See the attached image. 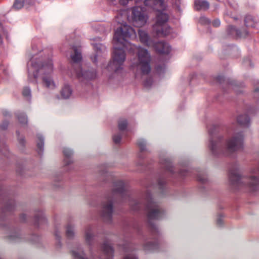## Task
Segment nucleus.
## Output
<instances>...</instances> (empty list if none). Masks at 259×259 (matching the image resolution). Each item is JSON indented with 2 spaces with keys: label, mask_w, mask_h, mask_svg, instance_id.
Returning a JSON list of instances; mask_svg holds the SVG:
<instances>
[{
  "label": "nucleus",
  "mask_w": 259,
  "mask_h": 259,
  "mask_svg": "<svg viewBox=\"0 0 259 259\" xmlns=\"http://www.w3.org/2000/svg\"><path fill=\"white\" fill-rule=\"evenodd\" d=\"M22 94L24 97L26 98L28 100L31 98V90L29 88L25 87L24 88Z\"/></svg>",
  "instance_id": "30"
},
{
  "label": "nucleus",
  "mask_w": 259,
  "mask_h": 259,
  "mask_svg": "<svg viewBox=\"0 0 259 259\" xmlns=\"http://www.w3.org/2000/svg\"><path fill=\"white\" fill-rule=\"evenodd\" d=\"M74 54L71 55V58L73 63V68L68 72V74L71 77H76L81 81L91 80L95 79L97 77V72L95 70L83 71L78 63L82 59L80 51L76 47H73Z\"/></svg>",
  "instance_id": "6"
},
{
  "label": "nucleus",
  "mask_w": 259,
  "mask_h": 259,
  "mask_svg": "<svg viewBox=\"0 0 259 259\" xmlns=\"http://www.w3.org/2000/svg\"><path fill=\"white\" fill-rule=\"evenodd\" d=\"M156 51L160 54H168L171 51L169 45L163 41H159L154 45Z\"/></svg>",
  "instance_id": "13"
},
{
  "label": "nucleus",
  "mask_w": 259,
  "mask_h": 259,
  "mask_svg": "<svg viewBox=\"0 0 259 259\" xmlns=\"http://www.w3.org/2000/svg\"><path fill=\"white\" fill-rule=\"evenodd\" d=\"M44 138L41 135L38 134L37 135V152L39 154H41L44 150Z\"/></svg>",
  "instance_id": "24"
},
{
  "label": "nucleus",
  "mask_w": 259,
  "mask_h": 259,
  "mask_svg": "<svg viewBox=\"0 0 259 259\" xmlns=\"http://www.w3.org/2000/svg\"><path fill=\"white\" fill-rule=\"evenodd\" d=\"M8 126V122L4 121L3 123H0V128L2 130H6Z\"/></svg>",
  "instance_id": "37"
},
{
  "label": "nucleus",
  "mask_w": 259,
  "mask_h": 259,
  "mask_svg": "<svg viewBox=\"0 0 259 259\" xmlns=\"http://www.w3.org/2000/svg\"><path fill=\"white\" fill-rule=\"evenodd\" d=\"M19 141H20V142L22 144L23 143V139H19Z\"/></svg>",
  "instance_id": "47"
},
{
  "label": "nucleus",
  "mask_w": 259,
  "mask_h": 259,
  "mask_svg": "<svg viewBox=\"0 0 259 259\" xmlns=\"http://www.w3.org/2000/svg\"><path fill=\"white\" fill-rule=\"evenodd\" d=\"M74 236V226L69 223L66 226V236L68 239H72Z\"/></svg>",
  "instance_id": "23"
},
{
  "label": "nucleus",
  "mask_w": 259,
  "mask_h": 259,
  "mask_svg": "<svg viewBox=\"0 0 259 259\" xmlns=\"http://www.w3.org/2000/svg\"><path fill=\"white\" fill-rule=\"evenodd\" d=\"M135 206H132V208L134 210H138L141 207V204L137 201H134Z\"/></svg>",
  "instance_id": "38"
},
{
  "label": "nucleus",
  "mask_w": 259,
  "mask_h": 259,
  "mask_svg": "<svg viewBox=\"0 0 259 259\" xmlns=\"http://www.w3.org/2000/svg\"><path fill=\"white\" fill-rule=\"evenodd\" d=\"M163 184H164V182H161V181H159L158 182V184H159V185L160 186H161L162 185H163Z\"/></svg>",
  "instance_id": "45"
},
{
  "label": "nucleus",
  "mask_w": 259,
  "mask_h": 259,
  "mask_svg": "<svg viewBox=\"0 0 259 259\" xmlns=\"http://www.w3.org/2000/svg\"><path fill=\"white\" fill-rule=\"evenodd\" d=\"M197 179L199 182L202 183H205L207 180V177L205 175L202 174L198 175Z\"/></svg>",
  "instance_id": "31"
},
{
  "label": "nucleus",
  "mask_w": 259,
  "mask_h": 259,
  "mask_svg": "<svg viewBox=\"0 0 259 259\" xmlns=\"http://www.w3.org/2000/svg\"><path fill=\"white\" fill-rule=\"evenodd\" d=\"M94 227L92 226H87L84 230V239L85 243L89 246L92 245L94 239Z\"/></svg>",
  "instance_id": "11"
},
{
  "label": "nucleus",
  "mask_w": 259,
  "mask_h": 259,
  "mask_svg": "<svg viewBox=\"0 0 259 259\" xmlns=\"http://www.w3.org/2000/svg\"><path fill=\"white\" fill-rule=\"evenodd\" d=\"M227 31L230 35L240 37H245L248 34V32L246 30L241 32L233 26H230L227 29Z\"/></svg>",
  "instance_id": "16"
},
{
  "label": "nucleus",
  "mask_w": 259,
  "mask_h": 259,
  "mask_svg": "<svg viewBox=\"0 0 259 259\" xmlns=\"http://www.w3.org/2000/svg\"><path fill=\"white\" fill-rule=\"evenodd\" d=\"M102 251L104 257L101 259H113L114 250L108 242H106L103 244Z\"/></svg>",
  "instance_id": "12"
},
{
  "label": "nucleus",
  "mask_w": 259,
  "mask_h": 259,
  "mask_svg": "<svg viewBox=\"0 0 259 259\" xmlns=\"http://www.w3.org/2000/svg\"><path fill=\"white\" fill-rule=\"evenodd\" d=\"M254 96L256 97H259V82H258L257 86L255 88Z\"/></svg>",
  "instance_id": "39"
},
{
  "label": "nucleus",
  "mask_w": 259,
  "mask_h": 259,
  "mask_svg": "<svg viewBox=\"0 0 259 259\" xmlns=\"http://www.w3.org/2000/svg\"><path fill=\"white\" fill-rule=\"evenodd\" d=\"M103 203L101 215L105 221L110 222L111 220L113 208V200L111 199H107Z\"/></svg>",
  "instance_id": "8"
},
{
  "label": "nucleus",
  "mask_w": 259,
  "mask_h": 259,
  "mask_svg": "<svg viewBox=\"0 0 259 259\" xmlns=\"http://www.w3.org/2000/svg\"><path fill=\"white\" fill-rule=\"evenodd\" d=\"M64 155V164L65 166L69 165L73 162L71 156L73 155V151L69 148H65L63 149Z\"/></svg>",
  "instance_id": "17"
},
{
  "label": "nucleus",
  "mask_w": 259,
  "mask_h": 259,
  "mask_svg": "<svg viewBox=\"0 0 259 259\" xmlns=\"http://www.w3.org/2000/svg\"><path fill=\"white\" fill-rule=\"evenodd\" d=\"M34 219L36 224H41L46 222V218L41 211H38L35 214Z\"/></svg>",
  "instance_id": "25"
},
{
  "label": "nucleus",
  "mask_w": 259,
  "mask_h": 259,
  "mask_svg": "<svg viewBox=\"0 0 259 259\" xmlns=\"http://www.w3.org/2000/svg\"><path fill=\"white\" fill-rule=\"evenodd\" d=\"M221 79H222V77H221V76H218V77L217 80L218 81H219L220 82H221Z\"/></svg>",
  "instance_id": "46"
},
{
  "label": "nucleus",
  "mask_w": 259,
  "mask_h": 259,
  "mask_svg": "<svg viewBox=\"0 0 259 259\" xmlns=\"http://www.w3.org/2000/svg\"><path fill=\"white\" fill-rule=\"evenodd\" d=\"M93 42H91V45L94 47L95 51L96 52V54L93 57L92 60L93 62L96 63L98 61V57L101 54H104L106 51V47L102 44L100 43L101 40L99 37L95 38L93 39Z\"/></svg>",
  "instance_id": "9"
},
{
  "label": "nucleus",
  "mask_w": 259,
  "mask_h": 259,
  "mask_svg": "<svg viewBox=\"0 0 259 259\" xmlns=\"http://www.w3.org/2000/svg\"><path fill=\"white\" fill-rule=\"evenodd\" d=\"M16 116L18 118V120L21 123L25 124L27 123V116L24 113L18 112L16 113Z\"/></svg>",
  "instance_id": "27"
},
{
  "label": "nucleus",
  "mask_w": 259,
  "mask_h": 259,
  "mask_svg": "<svg viewBox=\"0 0 259 259\" xmlns=\"http://www.w3.org/2000/svg\"><path fill=\"white\" fill-rule=\"evenodd\" d=\"M60 93L62 98L67 99L71 97L72 94V90L69 84H65L62 88Z\"/></svg>",
  "instance_id": "18"
},
{
  "label": "nucleus",
  "mask_w": 259,
  "mask_h": 259,
  "mask_svg": "<svg viewBox=\"0 0 259 259\" xmlns=\"http://www.w3.org/2000/svg\"><path fill=\"white\" fill-rule=\"evenodd\" d=\"M124 259H138V258L135 254L127 253L125 255Z\"/></svg>",
  "instance_id": "34"
},
{
  "label": "nucleus",
  "mask_w": 259,
  "mask_h": 259,
  "mask_svg": "<svg viewBox=\"0 0 259 259\" xmlns=\"http://www.w3.org/2000/svg\"><path fill=\"white\" fill-rule=\"evenodd\" d=\"M209 8V3L207 1L195 0L194 9L197 11H205Z\"/></svg>",
  "instance_id": "15"
},
{
  "label": "nucleus",
  "mask_w": 259,
  "mask_h": 259,
  "mask_svg": "<svg viewBox=\"0 0 259 259\" xmlns=\"http://www.w3.org/2000/svg\"><path fill=\"white\" fill-rule=\"evenodd\" d=\"M146 7L157 12L155 24L153 26V31L158 36H165L172 31L166 22L168 19L167 14L163 11L166 8V5L163 0H145Z\"/></svg>",
  "instance_id": "4"
},
{
  "label": "nucleus",
  "mask_w": 259,
  "mask_h": 259,
  "mask_svg": "<svg viewBox=\"0 0 259 259\" xmlns=\"http://www.w3.org/2000/svg\"><path fill=\"white\" fill-rule=\"evenodd\" d=\"M32 52L29 56L28 62V80L30 82L37 83V78L40 76L44 87L51 90L56 89L58 85L53 77L54 66L52 59L49 58L47 61L40 62L39 59L35 57L38 52H40L37 46H33Z\"/></svg>",
  "instance_id": "3"
},
{
  "label": "nucleus",
  "mask_w": 259,
  "mask_h": 259,
  "mask_svg": "<svg viewBox=\"0 0 259 259\" xmlns=\"http://www.w3.org/2000/svg\"><path fill=\"white\" fill-rule=\"evenodd\" d=\"M115 19L120 26L114 32L112 59L107 66L106 69L115 73H120L126 59L124 50L131 53L137 51V59H134L131 61V69L136 79L142 80L145 88H151L153 80L151 76H148L151 70L150 54L147 49L130 42L127 39L136 36L135 30L130 26L120 22L118 17Z\"/></svg>",
  "instance_id": "1"
},
{
  "label": "nucleus",
  "mask_w": 259,
  "mask_h": 259,
  "mask_svg": "<svg viewBox=\"0 0 259 259\" xmlns=\"http://www.w3.org/2000/svg\"><path fill=\"white\" fill-rule=\"evenodd\" d=\"M108 2L111 4L113 5H116L117 4V0H107Z\"/></svg>",
  "instance_id": "41"
},
{
  "label": "nucleus",
  "mask_w": 259,
  "mask_h": 259,
  "mask_svg": "<svg viewBox=\"0 0 259 259\" xmlns=\"http://www.w3.org/2000/svg\"><path fill=\"white\" fill-rule=\"evenodd\" d=\"M145 199V208L148 224L150 231L155 238L156 235L158 233V230L157 226L152 223V221L162 219L164 215V211L154 201L150 193L148 192L146 194Z\"/></svg>",
  "instance_id": "5"
},
{
  "label": "nucleus",
  "mask_w": 259,
  "mask_h": 259,
  "mask_svg": "<svg viewBox=\"0 0 259 259\" xmlns=\"http://www.w3.org/2000/svg\"><path fill=\"white\" fill-rule=\"evenodd\" d=\"M127 121L125 119H121L118 122V128L120 133L115 134L113 136V140L115 144H119L121 139V133L127 127Z\"/></svg>",
  "instance_id": "10"
},
{
  "label": "nucleus",
  "mask_w": 259,
  "mask_h": 259,
  "mask_svg": "<svg viewBox=\"0 0 259 259\" xmlns=\"http://www.w3.org/2000/svg\"><path fill=\"white\" fill-rule=\"evenodd\" d=\"M160 162L163 165L164 167L168 171L173 172V167L171 162L168 159H161Z\"/></svg>",
  "instance_id": "26"
},
{
  "label": "nucleus",
  "mask_w": 259,
  "mask_h": 259,
  "mask_svg": "<svg viewBox=\"0 0 259 259\" xmlns=\"http://www.w3.org/2000/svg\"><path fill=\"white\" fill-rule=\"evenodd\" d=\"M221 22L219 19H217L214 20L212 22V24L214 27H217L220 25Z\"/></svg>",
  "instance_id": "36"
},
{
  "label": "nucleus",
  "mask_w": 259,
  "mask_h": 259,
  "mask_svg": "<svg viewBox=\"0 0 259 259\" xmlns=\"http://www.w3.org/2000/svg\"><path fill=\"white\" fill-rule=\"evenodd\" d=\"M244 63L245 65H249L251 67L252 66V63L249 59L244 61Z\"/></svg>",
  "instance_id": "40"
},
{
  "label": "nucleus",
  "mask_w": 259,
  "mask_h": 259,
  "mask_svg": "<svg viewBox=\"0 0 259 259\" xmlns=\"http://www.w3.org/2000/svg\"><path fill=\"white\" fill-rule=\"evenodd\" d=\"M180 0H176V5L178 9V10L180 9Z\"/></svg>",
  "instance_id": "42"
},
{
  "label": "nucleus",
  "mask_w": 259,
  "mask_h": 259,
  "mask_svg": "<svg viewBox=\"0 0 259 259\" xmlns=\"http://www.w3.org/2000/svg\"><path fill=\"white\" fill-rule=\"evenodd\" d=\"M157 247V242L156 241H147L144 244L143 248L146 251H151Z\"/></svg>",
  "instance_id": "22"
},
{
  "label": "nucleus",
  "mask_w": 259,
  "mask_h": 259,
  "mask_svg": "<svg viewBox=\"0 0 259 259\" xmlns=\"http://www.w3.org/2000/svg\"><path fill=\"white\" fill-rule=\"evenodd\" d=\"M24 0H15L13 8L16 10L20 9L24 6Z\"/></svg>",
  "instance_id": "29"
},
{
  "label": "nucleus",
  "mask_w": 259,
  "mask_h": 259,
  "mask_svg": "<svg viewBox=\"0 0 259 259\" xmlns=\"http://www.w3.org/2000/svg\"><path fill=\"white\" fill-rule=\"evenodd\" d=\"M138 33L141 42L147 46H150V41L148 33L146 31L141 29L138 30Z\"/></svg>",
  "instance_id": "21"
},
{
  "label": "nucleus",
  "mask_w": 259,
  "mask_h": 259,
  "mask_svg": "<svg viewBox=\"0 0 259 259\" xmlns=\"http://www.w3.org/2000/svg\"><path fill=\"white\" fill-rule=\"evenodd\" d=\"M218 132V127L214 125L208 130V146L214 155L230 156L243 148L244 135L242 132H235L231 136L219 135Z\"/></svg>",
  "instance_id": "2"
},
{
  "label": "nucleus",
  "mask_w": 259,
  "mask_h": 259,
  "mask_svg": "<svg viewBox=\"0 0 259 259\" xmlns=\"http://www.w3.org/2000/svg\"><path fill=\"white\" fill-rule=\"evenodd\" d=\"M165 69V65L162 66H158L156 67V71L158 74H161V73H163Z\"/></svg>",
  "instance_id": "33"
},
{
  "label": "nucleus",
  "mask_w": 259,
  "mask_h": 259,
  "mask_svg": "<svg viewBox=\"0 0 259 259\" xmlns=\"http://www.w3.org/2000/svg\"><path fill=\"white\" fill-rule=\"evenodd\" d=\"M4 114H5V116H7V114H9V112H6L5 113H4Z\"/></svg>",
  "instance_id": "48"
},
{
  "label": "nucleus",
  "mask_w": 259,
  "mask_h": 259,
  "mask_svg": "<svg viewBox=\"0 0 259 259\" xmlns=\"http://www.w3.org/2000/svg\"><path fill=\"white\" fill-rule=\"evenodd\" d=\"M184 171H185L183 170H181L180 172V175L182 176H186V175L185 174Z\"/></svg>",
  "instance_id": "44"
},
{
  "label": "nucleus",
  "mask_w": 259,
  "mask_h": 259,
  "mask_svg": "<svg viewBox=\"0 0 259 259\" xmlns=\"http://www.w3.org/2000/svg\"><path fill=\"white\" fill-rule=\"evenodd\" d=\"M239 124L242 126H248L250 123V119L247 114H240L237 118Z\"/></svg>",
  "instance_id": "19"
},
{
  "label": "nucleus",
  "mask_w": 259,
  "mask_h": 259,
  "mask_svg": "<svg viewBox=\"0 0 259 259\" xmlns=\"http://www.w3.org/2000/svg\"><path fill=\"white\" fill-rule=\"evenodd\" d=\"M55 236H56V238H57L58 239L60 240V238H61V236H60V234L58 233V232H56V233H55Z\"/></svg>",
  "instance_id": "43"
},
{
  "label": "nucleus",
  "mask_w": 259,
  "mask_h": 259,
  "mask_svg": "<svg viewBox=\"0 0 259 259\" xmlns=\"http://www.w3.org/2000/svg\"><path fill=\"white\" fill-rule=\"evenodd\" d=\"M114 195L119 194L122 196L126 193L125 186L122 181H118L115 183L113 190Z\"/></svg>",
  "instance_id": "14"
},
{
  "label": "nucleus",
  "mask_w": 259,
  "mask_h": 259,
  "mask_svg": "<svg viewBox=\"0 0 259 259\" xmlns=\"http://www.w3.org/2000/svg\"><path fill=\"white\" fill-rule=\"evenodd\" d=\"M199 22L202 24H206L210 23V20L204 16H201L199 19Z\"/></svg>",
  "instance_id": "32"
},
{
  "label": "nucleus",
  "mask_w": 259,
  "mask_h": 259,
  "mask_svg": "<svg viewBox=\"0 0 259 259\" xmlns=\"http://www.w3.org/2000/svg\"><path fill=\"white\" fill-rule=\"evenodd\" d=\"M125 252H128V250H125Z\"/></svg>",
  "instance_id": "49"
},
{
  "label": "nucleus",
  "mask_w": 259,
  "mask_h": 259,
  "mask_svg": "<svg viewBox=\"0 0 259 259\" xmlns=\"http://www.w3.org/2000/svg\"><path fill=\"white\" fill-rule=\"evenodd\" d=\"M132 19L137 27L144 25L147 21L148 16L145 12V8L142 7H134L132 8Z\"/></svg>",
  "instance_id": "7"
},
{
  "label": "nucleus",
  "mask_w": 259,
  "mask_h": 259,
  "mask_svg": "<svg viewBox=\"0 0 259 259\" xmlns=\"http://www.w3.org/2000/svg\"><path fill=\"white\" fill-rule=\"evenodd\" d=\"M223 216L222 215H219L218 216L217 219V223L219 226H221L223 224Z\"/></svg>",
  "instance_id": "35"
},
{
  "label": "nucleus",
  "mask_w": 259,
  "mask_h": 259,
  "mask_svg": "<svg viewBox=\"0 0 259 259\" xmlns=\"http://www.w3.org/2000/svg\"><path fill=\"white\" fill-rule=\"evenodd\" d=\"M258 18L250 15L246 16L244 22L247 27H254L258 22Z\"/></svg>",
  "instance_id": "20"
},
{
  "label": "nucleus",
  "mask_w": 259,
  "mask_h": 259,
  "mask_svg": "<svg viewBox=\"0 0 259 259\" xmlns=\"http://www.w3.org/2000/svg\"><path fill=\"white\" fill-rule=\"evenodd\" d=\"M137 144L141 151H146V142L143 139H140L137 142Z\"/></svg>",
  "instance_id": "28"
}]
</instances>
